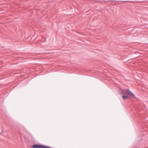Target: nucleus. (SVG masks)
Masks as SVG:
<instances>
[{
	"label": "nucleus",
	"mask_w": 148,
	"mask_h": 148,
	"mask_svg": "<svg viewBox=\"0 0 148 148\" xmlns=\"http://www.w3.org/2000/svg\"><path fill=\"white\" fill-rule=\"evenodd\" d=\"M122 94L125 95L129 97L130 96L134 97V95L128 89L123 90L122 92Z\"/></svg>",
	"instance_id": "f257e3e1"
},
{
	"label": "nucleus",
	"mask_w": 148,
	"mask_h": 148,
	"mask_svg": "<svg viewBox=\"0 0 148 148\" xmlns=\"http://www.w3.org/2000/svg\"><path fill=\"white\" fill-rule=\"evenodd\" d=\"M123 96H122L123 99H128L129 97L127 95H123Z\"/></svg>",
	"instance_id": "7ed1b4c3"
},
{
	"label": "nucleus",
	"mask_w": 148,
	"mask_h": 148,
	"mask_svg": "<svg viewBox=\"0 0 148 148\" xmlns=\"http://www.w3.org/2000/svg\"><path fill=\"white\" fill-rule=\"evenodd\" d=\"M50 148H51L50 147H49Z\"/></svg>",
	"instance_id": "39448f33"
},
{
	"label": "nucleus",
	"mask_w": 148,
	"mask_h": 148,
	"mask_svg": "<svg viewBox=\"0 0 148 148\" xmlns=\"http://www.w3.org/2000/svg\"><path fill=\"white\" fill-rule=\"evenodd\" d=\"M0 134H1V133H0Z\"/></svg>",
	"instance_id": "20e7f679"
},
{
	"label": "nucleus",
	"mask_w": 148,
	"mask_h": 148,
	"mask_svg": "<svg viewBox=\"0 0 148 148\" xmlns=\"http://www.w3.org/2000/svg\"><path fill=\"white\" fill-rule=\"evenodd\" d=\"M32 148H50L49 147L39 145H34L31 146Z\"/></svg>",
	"instance_id": "f03ea898"
}]
</instances>
